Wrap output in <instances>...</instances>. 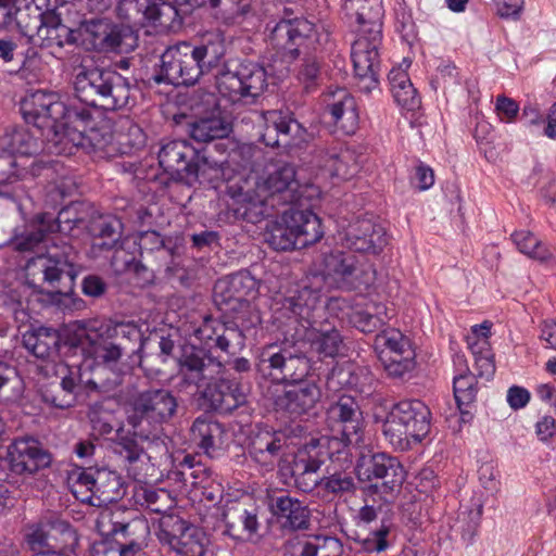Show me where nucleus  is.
Here are the masks:
<instances>
[{
	"label": "nucleus",
	"instance_id": "f257e3e1",
	"mask_svg": "<svg viewBox=\"0 0 556 556\" xmlns=\"http://www.w3.org/2000/svg\"><path fill=\"white\" fill-rule=\"evenodd\" d=\"M74 92L79 102L60 101L58 94L37 90L24 104L27 121L39 127H48L49 150L56 155H72L86 140L94 148H102L111 140V134L97 140L93 111H118L129 108L135 99L130 81L118 72L99 66L79 65L74 74Z\"/></svg>",
	"mask_w": 556,
	"mask_h": 556
},
{
	"label": "nucleus",
	"instance_id": "f03ea898",
	"mask_svg": "<svg viewBox=\"0 0 556 556\" xmlns=\"http://www.w3.org/2000/svg\"><path fill=\"white\" fill-rule=\"evenodd\" d=\"M232 212L236 218L257 224L273 211L293 205L301 199V184L293 163L278 161L267 166L251 182L231 186Z\"/></svg>",
	"mask_w": 556,
	"mask_h": 556
},
{
	"label": "nucleus",
	"instance_id": "7ed1b4c3",
	"mask_svg": "<svg viewBox=\"0 0 556 556\" xmlns=\"http://www.w3.org/2000/svg\"><path fill=\"white\" fill-rule=\"evenodd\" d=\"M190 50L197 63L199 78L223 65L215 75V86L218 93L228 101L254 102L267 89V72L260 63H224L226 47L218 34L203 36L199 42L190 43Z\"/></svg>",
	"mask_w": 556,
	"mask_h": 556
},
{
	"label": "nucleus",
	"instance_id": "20e7f679",
	"mask_svg": "<svg viewBox=\"0 0 556 556\" xmlns=\"http://www.w3.org/2000/svg\"><path fill=\"white\" fill-rule=\"evenodd\" d=\"M142 348V332L132 323L102 326L101 332H88L83 342L84 361L76 368L77 379L90 390L117 383L122 356Z\"/></svg>",
	"mask_w": 556,
	"mask_h": 556
},
{
	"label": "nucleus",
	"instance_id": "39448f33",
	"mask_svg": "<svg viewBox=\"0 0 556 556\" xmlns=\"http://www.w3.org/2000/svg\"><path fill=\"white\" fill-rule=\"evenodd\" d=\"M344 10L355 15L358 35L352 45L351 58L357 88L370 93L379 86L383 8L381 0H344Z\"/></svg>",
	"mask_w": 556,
	"mask_h": 556
},
{
	"label": "nucleus",
	"instance_id": "423d86ee",
	"mask_svg": "<svg viewBox=\"0 0 556 556\" xmlns=\"http://www.w3.org/2000/svg\"><path fill=\"white\" fill-rule=\"evenodd\" d=\"M78 253L75 248L60 241L49 245L45 254L30 258L25 266V278L29 287L41 289L49 285L60 294L73 291L77 276Z\"/></svg>",
	"mask_w": 556,
	"mask_h": 556
},
{
	"label": "nucleus",
	"instance_id": "0eeeda50",
	"mask_svg": "<svg viewBox=\"0 0 556 556\" xmlns=\"http://www.w3.org/2000/svg\"><path fill=\"white\" fill-rule=\"evenodd\" d=\"M330 462L341 468L350 465L351 453L346 445L336 438L327 435L312 438L298 448L291 465V476L295 488L303 493H312L317 489L320 468Z\"/></svg>",
	"mask_w": 556,
	"mask_h": 556
},
{
	"label": "nucleus",
	"instance_id": "6e6552de",
	"mask_svg": "<svg viewBox=\"0 0 556 556\" xmlns=\"http://www.w3.org/2000/svg\"><path fill=\"white\" fill-rule=\"evenodd\" d=\"M285 16L271 28L267 26L268 45L282 61L292 63L303 52H317L329 41V33L321 25H316L303 17L289 18V10L283 7Z\"/></svg>",
	"mask_w": 556,
	"mask_h": 556
},
{
	"label": "nucleus",
	"instance_id": "1a4fd4ad",
	"mask_svg": "<svg viewBox=\"0 0 556 556\" xmlns=\"http://www.w3.org/2000/svg\"><path fill=\"white\" fill-rule=\"evenodd\" d=\"M304 345V341L296 340L264 346L256 364L257 371L275 383L285 384L301 383L319 376L305 354Z\"/></svg>",
	"mask_w": 556,
	"mask_h": 556
},
{
	"label": "nucleus",
	"instance_id": "9d476101",
	"mask_svg": "<svg viewBox=\"0 0 556 556\" xmlns=\"http://www.w3.org/2000/svg\"><path fill=\"white\" fill-rule=\"evenodd\" d=\"M354 471L361 483H368V492L379 495L388 503L397 497L406 479V471L400 459L384 452H362Z\"/></svg>",
	"mask_w": 556,
	"mask_h": 556
},
{
	"label": "nucleus",
	"instance_id": "9b49d317",
	"mask_svg": "<svg viewBox=\"0 0 556 556\" xmlns=\"http://www.w3.org/2000/svg\"><path fill=\"white\" fill-rule=\"evenodd\" d=\"M324 236L320 218L309 210L290 207L283 211L281 220L269 222L264 240L274 250L304 249Z\"/></svg>",
	"mask_w": 556,
	"mask_h": 556
},
{
	"label": "nucleus",
	"instance_id": "f8f14e48",
	"mask_svg": "<svg viewBox=\"0 0 556 556\" xmlns=\"http://www.w3.org/2000/svg\"><path fill=\"white\" fill-rule=\"evenodd\" d=\"M430 428V408L419 400H406L393 405L383 422L382 431L394 448L407 451L413 444L420 443Z\"/></svg>",
	"mask_w": 556,
	"mask_h": 556
},
{
	"label": "nucleus",
	"instance_id": "ddd939ff",
	"mask_svg": "<svg viewBox=\"0 0 556 556\" xmlns=\"http://www.w3.org/2000/svg\"><path fill=\"white\" fill-rule=\"evenodd\" d=\"M178 402L172 391L163 388L148 389L137 393L129 403L126 422L136 428L139 434L146 430L153 439H160L163 425L168 424L177 414Z\"/></svg>",
	"mask_w": 556,
	"mask_h": 556
},
{
	"label": "nucleus",
	"instance_id": "4468645a",
	"mask_svg": "<svg viewBox=\"0 0 556 556\" xmlns=\"http://www.w3.org/2000/svg\"><path fill=\"white\" fill-rule=\"evenodd\" d=\"M255 292L256 280L249 273L239 271L215 282L213 299L219 311L232 315L243 328H254L261 323L249 300Z\"/></svg>",
	"mask_w": 556,
	"mask_h": 556
},
{
	"label": "nucleus",
	"instance_id": "2eb2a0df",
	"mask_svg": "<svg viewBox=\"0 0 556 556\" xmlns=\"http://www.w3.org/2000/svg\"><path fill=\"white\" fill-rule=\"evenodd\" d=\"M325 277L338 288L354 290L371 286L376 280V269L368 261L337 252L325 258Z\"/></svg>",
	"mask_w": 556,
	"mask_h": 556
},
{
	"label": "nucleus",
	"instance_id": "dca6fc26",
	"mask_svg": "<svg viewBox=\"0 0 556 556\" xmlns=\"http://www.w3.org/2000/svg\"><path fill=\"white\" fill-rule=\"evenodd\" d=\"M261 117L264 124L261 140L267 147L302 149L313 140V135L291 113L270 110L262 112Z\"/></svg>",
	"mask_w": 556,
	"mask_h": 556
},
{
	"label": "nucleus",
	"instance_id": "f3484780",
	"mask_svg": "<svg viewBox=\"0 0 556 556\" xmlns=\"http://www.w3.org/2000/svg\"><path fill=\"white\" fill-rule=\"evenodd\" d=\"M326 425L332 432L328 438L342 441L346 448L357 444L364 430V418L357 401L350 395H342L326 412Z\"/></svg>",
	"mask_w": 556,
	"mask_h": 556
},
{
	"label": "nucleus",
	"instance_id": "a211bd4d",
	"mask_svg": "<svg viewBox=\"0 0 556 556\" xmlns=\"http://www.w3.org/2000/svg\"><path fill=\"white\" fill-rule=\"evenodd\" d=\"M154 80L174 86H191L199 80V71L191 54L190 42H179L162 53Z\"/></svg>",
	"mask_w": 556,
	"mask_h": 556
},
{
	"label": "nucleus",
	"instance_id": "6ab92c4d",
	"mask_svg": "<svg viewBox=\"0 0 556 556\" xmlns=\"http://www.w3.org/2000/svg\"><path fill=\"white\" fill-rule=\"evenodd\" d=\"M7 460L11 472L30 477L50 467L52 455L35 438L23 437L10 443Z\"/></svg>",
	"mask_w": 556,
	"mask_h": 556
},
{
	"label": "nucleus",
	"instance_id": "aec40b11",
	"mask_svg": "<svg viewBox=\"0 0 556 556\" xmlns=\"http://www.w3.org/2000/svg\"><path fill=\"white\" fill-rule=\"evenodd\" d=\"M179 372L184 383L203 387L223 372L224 365L204 348L185 346L179 356Z\"/></svg>",
	"mask_w": 556,
	"mask_h": 556
},
{
	"label": "nucleus",
	"instance_id": "412c9836",
	"mask_svg": "<svg viewBox=\"0 0 556 556\" xmlns=\"http://www.w3.org/2000/svg\"><path fill=\"white\" fill-rule=\"evenodd\" d=\"M79 33L84 45L97 52H121L125 41L131 39V30L106 18L84 20Z\"/></svg>",
	"mask_w": 556,
	"mask_h": 556
},
{
	"label": "nucleus",
	"instance_id": "4be33fe9",
	"mask_svg": "<svg viewBox=\"0 0 556 556\" xmlns=\"http://www.w3.org/2000/svg\"><path fill=\"white\" fill-rule=\"evenodd\" d=\"M240 321H219L212 317H205L201 326L195 329L194 336L199 341L212 348L216 346L228 354H237L245 346L244 331Z\"/></svg>",
	"mask_w": 556,
	"mask_h": 556
},
{
	"label": "nucleus",
	"instance_id": "5701e85b",
	"mask_svg": "<svg viewBox=\"0 0 556 556\" xmlns=\"http://www.w3.org/2000/svg\"><path fill=\"white\" fill-rule=\"evenodd\" d=\"M315 159L318 165L325 168L331 177L341 180H351L363 168L366 156L350 147L333 146L317 148Z\"/></svg>",
	"mask_w": 556,
	"mask_h": 556
},
{
	"label": "nucleus",
	"instance_id": "b1692460",
	"mask_svg": "<svg viewBox=\"0 0 556 556\" xmlns=\"http://www.w3.org/2000/svg\"><path fill=\"white\" fill-rule=\"evenodd\" d=\"M345 248L368 254H378L388 244L386 229L368 218H356L344 230Z\"/></svg>",
	"mask_w": 556,
	"mask_h": 556
},
{
	"label": "nucleus",
	"instance_id": "393cba45",
	"mask_svg": "<svg viewBox=\"0 0 556 556\" xmlns=\"http://www.w3.org/2000/svg\"><path fill=\"white\" fill-rule=\"evenodd\" d=\"M198 150L187 140H170L162 144L157 159L160 167L174 181L186 182Z\"/></svg>",
	"mask_w": 556,
	"mask_h": 556
},
{
	"label": "nucleus",
	"instance_id": "a878e982",
	"mask_svg": "<svg viewBox=\"0 0 556 556\" xmlns=\"http://www.w3.org/2000/svg\"><path fill=\"white\" fill-rule=\"evenodd\" d=\"M137 243L140 257L150 265H155L156 269L174 271L179 265L176 261L179 255L178 247L172 239H163L159 232L148 230L139 233Z\"/></svg>",
	"mask_w": 556,
	"mask_h": 556
},
{
	"label": "nucleus",
	"instance_id": "bb28decb",
	"mask_svg": "<svg viewBox=\"0 0 556 556\" xmlns=\"http://www.w3.org/2000/svg\"><path fill=\"white\" fill-rule=\"evenodd\" d=\"M202 391V399L212 410L230 414L247 403V395L238 382L223 377L207 381Z\"/></svg>",
	"mask_w": 556,
	"mask_h": 556
},
{
	"label": "nucleus",
	"instance_id": "cd10ccee",
	"mask_svg": "<svg viewBox=\"0 0 556 556\" xmlns=\"http://www.w3.org/2000/svg\"><path fill=\"white\" fill-rule=\"evenodd\" d=\"M287 442L282 432L260 430L251 437L248 453L254 463L266 470H273L286 454Z\"/></svg>",
	"mask_w": 556,
	"mask_h": 556
},
{
	"label": "nucleus",
	"instance_id": "c85d7f7f",
	"mask_svg": "<svg viewBox=\"0 0 556 556\" xmlns=\"http://www.w3.org/2000/svg\"><path fill=\"white\" fill-rule=\"evenodd\" d=\"M319 376L308 378L301 383H293V389L286 391L276 399L278 409L288 413L292 417L307 414L321 397V390L318 386Z\"/></svg>",
	"mask_w": 556,
	"mask_h": 556
},
{
	"label": "nucleus",
	"instance_id": "c756f323",
	"mask_svg": "<svg viewBox=\"0 0 556 556\" xmlns=\"http://www.w3.org/2000/svg\"><path fill=\"white\" fill-rule=\"evenodd\" d=\"M305 338L309 342L311 349L320 359L334 358L342 354L344 349L343 337L340 331L328 320L317 318L312 323L304 325Z\"/></svg>",
	"mask_w": 556,
	"mask_h": 556
},
{
	"label": "nucleus",
	"instance_id": "7c9ffc66",
	"mask_svg": "<svg viewBox=\"0 0 556 556\" xmlns=\"http://www.w3.org/2000/svg\"><path fill=\"white\" fill-rule=\"evenodd\" d=\"M270 511L280 528L285 531L307 530L311 525V510L299 498L288 494L274 496L270 500Z\"/></svg>",
	"mask_w": 556,
	"mask_h": 556
},
{
	"label": "nucleus",
	"instance_id": "2f4dec72",
	"mask_svg": "<svg viewBox=\"0 0 556 556\" xmlns=\"http://www.w3.org/2000/svg\"><path fill=\"white\" fill-rule=\"evenodd\" d=\"M90 476H86L87 483L91 484L93 498L92 506H108L116 503L126 493L122 477L108 468H89Z\"/></svg>",
	"mask_w": 556,
	"mask_h": 556
},
{
	"label": "nucleus",
	"instance_id": "473e14b6",
	"mask_svg": "<svg viewBox=\"0 0 556 556\" xmlns=\"http://www.w3.org/2000/svg\"><path fill=\"white\" fill-rule=\"evenodd\" d=\"M56 227L58 224L54 223V216L51 213L37 214L22 232L14 235L10 244L14 251L21 253L35 252Z\"/></svg>",
	"mask_w": 556,
	"mask_h": 556
},
{
	"label": "nucleus",
	"instance_id": "72a5a7b5",
	"mask_svg": "<svg viewBox=\"0 0 556 556\" xmlns=\"http://www.w3.org/2000/svg\"><path fill=\"white\" fill-rule=\"evenodd\" d=\"M319 299L320 292L318 289L302 282L285 299L283 307L294 317H298L302 324L307 325L320 318L321 313L324 314V309L319 305Z\"/></svg>",
	"mask_w": 556,
	"mask_h": 556
},
{
	"label": "nucleus",
	"instance_id": "f704fd0d",
	"mask_svg": "<svg viewBox=\"0 0 556 556\" xmlns=\"http://www.w3.org/2000/svg\"><path fill=\"white\" fill-rule=\"evenodd\" d=\"M226 532L233 539L242 540L256 533L258 522V508L252 503H236L224 513Z\"/></svg>",
	"mask_w": 556,
	"mask_h": 556
},
{
	"label": "nucleus",
	"instance_id": "c9c22d12",
	"mask_svg": "<svg viewBox=\"0 0 556 556\" xmlns=\"http://www.w3.org/2000/svg\"><path fill=\"white\" fill-rule=\"evenodd\" d=\"M154 440L152 433L146 430V435L139 434L136 428L119 427L115 433L114 452L125 464L128 472L147 456L141 442Z\"/></svg>",
	"mask_w": 556,
	"mask_h": 556
},
{
	"label": "nucleus",
	"instance_id": "e433bc0d",
	"mask_svg": "<svg viewBox=\"0 0 556 556\" xmlns=\"http://www.w3.org/2000/svg\"><path fill=\"white\" fill-rule=\"evenodd\" d=\"M29 99L26 98L21 106L24 119L27 124L33 125V129H18L15 130L10 137V153L21 155H34L40 151H47L54 154L49 150V142L47 139L48 127H39L34 122L27 121L24 113V104Z\"/></svg>",
	"mask_w": 556,
	"mask_h": 556
},
{
	"label": "nucleus",
	"instance_id": "4c0bfd02",
	"mask_svg": "<svg viewBox=\"0 0 556 556\" xmlns=\"http://www.w3.org/2000/svg\"><path fill=\"white\" fill-rule=\"evenodd\" d=\"M191 435L198 447L214 458L223 451L226 430L220 422L200 416L191 426Z\"/></svg>",
	"mask_w": 556,
	"mask_h": 556
},
{
	"label": "nucleus",
	"instance_id": "58836bf2",
	"mask_svg": "<svg viewBox=\"0 0 556 556\" xmlns=\"http://www.w3.org/2000/svg\"><path fill=\"white\" fill-rule=\"evenodd\" d=\"M212 16L225 26L241 25L255 15V0H206Z\"/></svg>",
	"mask_w": 556,
	"mask_h": 556
},
{
	"label": "nucleus",
	"instance_id": "ea45409f",
	"mask_svg": "<svg viewBox=\"0 0 556 556\" xmlns=\"http://www.w3.org/2000/svg\"><path fill=\"white\" fill-rule=\"evenodd\" d=\"M0 59L8 65V73L20 74L25 79L29 78L30 72L38 63L35 51H24L16 42L5 38H0Z\"/></svg>",
	"mask_w": 556,
	"mask_h": 556
},
{
	"label": "nucleus",
	"instance_id": "a19ab883",
	"mask_svg": "<svg viewBox=\"0 0 556 556\" xmlns=\"http://www.w3.org/2000/svg\"><path fill=\"white\" fill-rule=\"evenodd\" d=\"M454 365L457 370L453 380L454 397L462 415H466L469 412L465 408L476 400V376L470 372L464 355L457 354L454 358Z\"/></svg>",
	"mask_w": 556,
	"mask_h": 556
},
{
	"label": "nucleus",
	"instance_id": "79ce46f5",
	"mask_svg": "<svg viewBox=\"0 0 556 556\" xmlns=\"http://www.w3.org/2000/svg\"><path fill=\"white\" fill-rule=\"evenodd\" d=\"M88 229L93 249L111 250L122 237L123 223L114 215H99L92 218Z\"/></svg>",
	"mask_w": 556,
	"mask_h": 556
},
{
	"label": "nucleus",
	"instance_id": "37998d69",
	"mask_svg": "<svg viewBox=\"0 0 556 556\" xmlns=\"http://www.w3.org/2000/svg\"><path fill=\"white\" fill-rule=\"evenodd\" d=\"M331 97L333 100L328 102L327 108L333 122L346 132H353L358 124V112L354 98L344 88L337 89Z\"/></svg>",
	"mask_w": 556,
	"mask_h": 556
},
{
	"label": "nucleus",
	"instance_id": "c03bdc74",
	"mask_svg": "<svg viewBox=\"0 0 556 556\" xmlns=\"http://www.w3.org/2000/svg\"><path fill=\"white\" fill-rule=\"evenodd\" d=\"M226 160L213 159L206 149L198 150V157L189 168L186 184L192 185L195 181L201 184L223 180L225 178Z\"/></svg>",
	"mask_w": 556,
	"mask_h": 556
},
{
	"label": "nucleus",
	"instance_id": "a18cd8bd",
	"mask_svg": "<svg viewBox=\"0 0 556 556\" xmlns=\"http://www.w3.org/2000/svg\"><path fill=\"white\" fill-rule=\"evenodd\" d=\"M24 346L38 358H48L58 354L61 337L58 330L50 327H39L23 336Z\"/></svg>",
	"mask_w": 556,
	"mask_h": 556
},
{
	"label": "nucleus",
	"instance_id": "49530a36",
	"mask_svg": "<svg viewBox=\"0 0 556 556\" xmlns=\"http://www.w3.org/2000/svg\"><path fill=\"white\" fill-rule=\"evenodd\" d=\"M317 489L326 495L342 497L354 494L357 485L351 472L329 465L326 467V473L317 479Z\"/></svg>",
	"mask_w": 556,
	"mask_h": 556
},
{
	"label": "nucleus",
	"instance_id": "de8ad7c7",
	"mask_svg": "<svg viewBox=\"0 0 556 556\" xmlns=\"http://www.w3.org/2000/svg\"><path fill=\"white\" fill-rule=\"evenodd\" d=\"M80 389L90 390L77 379V370H70L61 383L43 393V400L56 408H68L76 402Z\"/></svg>",
	"mask_w": 556,
	"mask_h": 556
},
{
	"label": "nucleus",
	"instance_id": "09e8293b",
	"mask_svg": "<svg viewBox=\"0 0 556 556\" xmlns=\"http://www.w3.org/2000/svg\"><path fill=\"white\" fill-rule=\"evenodd\" d=\"M231 131V125L220 116L211 115L197 118L189 123L188 132L198 142H210L226 138Z\"/></svg>",
	"mask_w": 556,
	"mask_h": 556
},
{
	"label": "nucleus",
	"instance_id": "8fccbe9b",
	"mask_svg": "<svg viewBox=\"0 0 556 556\" xmlns=\"http://www.w3.org/2000/svg\"><path fill=\"white\" fill-rule=\"evenodd\" d=\"M41 40V46L46 48H62L67 43L76 42L75 31L64 25L61 20V13H50L46 16V23L37 33Z\"/></svg>",
	"mask_w": 556,
	"mask_h": 556
},
{
	"label": "nucleus",
	"instance_id": "3c124183",
	"mask_svg": "<svg viewBox=\"0 0 556 556\" xmlns=\"http://www.w3.org/2000/svg\"><path fill=\"white\" fill-rule=\"evenodd\" d=\"M189 14L174 2L152 0L148 22L166 30H177L181 27L184 17Z\"/></svg>",
	"mask_w": 556,
	"mask_h": 556
},
{
	"label": "nucleus",
	"instance_id": "603ef678",
	"mask_svg": "<svg viewBox=\"0 0 556 556\" xmlns=\"http://www.w3.org/2000/svg\"><path fill=\"white\" fill-rule=\"evenodd\" d=\"M391 92L399 105L409 111L419 105L417 90L414 88L408 74L402 68H392L388 75Z\"/></svg>",
	"mask_w": 556,
	"mask_h": 556
},
{
	"label": "nucleus",
	"instance_id": "864d4df0",
	"mask_svg": "<svg viewBox=\"0 0 556 556\" xmlns=\"http://www.w3.org/2000/svg\"><path fill=\"white\" fill-rule=\"evenodd\" d=\"M324 50L321 48L317 52L308 50L301 54L300 63L296 70V78L303 86L306 92L315 90L321 80V58L319 53Z\"/></svg>",
	"mask_w": 556,
	"mask_h": 556
},
{
	"label": "nucleus",
	"instance_id": "5fc2aeb1",
	"mask_svg": "<svg viewBox=\"0 0 556 556\" xmlns=\"http://www.w3.org/2000/svg\"><path fill=\"white\" fill-rule=\"evenodd\" d=\"M300 556H340L341 542L331 535L315 534L303 538L298 543Z\"/></svg>",
	"mask_w": 556,
	"mask_h": 556
},
{
	"label": "nucleus",
	"instance_id": "6e6d98bb",
	"mask_svg": "<svg viewBox=\"0 0 556 556\" xmlns=\"http://www.w3.org/2000/svg\"><path fill=\"white\" fill-rule=\"evenodd\" d=\"M377 348H381L378 357H387L399 355H416L412 346L410 340L401 331L390 329L377 336Z\"/></svg>",
	"mask_w": 556,
	"mask_h": 556
},
{
	"label": "nucleus",
	"instance_id": "4d7b16f0",
	"mask_svg": "<svg viewBox=\"0 0 556 556\" xmlns=\"http://www.w3.org/2000/svg\"><path fill=\"white\" fill-rule=\"evenodd\" d=\"M135 513L134 509L119 505L105 506L99 514L97 527L104 535H117Z\"/></svg>",
	"mask_w": 556,
	"mask_h": 556
},
{
	"label": "nucleus",
	"instance_id": "13d9d810",
	"mask_svg": "<svg viewBox=\"0 0 556 556\" xmlns=\"http://www.w3.org/2000/svg\"><path fill=\"white\" fill-rule=\"evenodd\" d=\"M152 0H119L116 12L126 22L127 29L144 26L149 20Z\"/></svg>",
	"mask_w": 556,
	"mask_h": 556
},
{
	"label": "nucleus",
	"instance_id": "bf43d9fd",
	"mask_svg": "<svg viewBox=\"0 0 556 556\" xmlns=\"http://www.w3.org/2000/svg\"><path fill=\"white\" fill-rule=\"evenodd\" d=\"M173 548L182 556H206L208 539L202 530L193 526L176 542Z\"/></svg>",
	"mask_w": 556,
	"mask_h": 556
},
{
	"label": "nucleus",
	"instance_id": "052dcab7",
	"mask_svg": "<svg viewBox=\"0 0 556 556\" xmlns=\"http://www.w3.org/2000/svg\"><path fill=\"white\" fill-rule=\"evenodd\" d=\"M46 16L42 11L27 5L25 2L16 0L13 10V22L25 33H38L46 23Z\"/></svg>",
	"mask_w": 556,
	"mask_h": 556
},
{
	"label": "nucleus",
	"instance_id": "680f3d73",
	"mask_svg": "<svg viewBox=\"0 0 556 556\" xmlns=\"http://www.w3.org/2000/svg\"><path fill=\"white\" fill-rule=\"evenodd\" d=\"M138 502L141 506L154 514L165 515L175 506V500L169 492L164 489H142L137 493Z\"/></svg>",
	"mask_w": 556,
	"mask_h": 556
},
{
	"label": "nucleus",
	"instance_id": "e2e57ef3",
	"mask_svg": "<svg viewBox=\"0 0 556 556\" xmlns=\"http://www.w3.org/2000/svg\"><path fill=\"white\" fill-rule=\"evenodd\" d=\"M468 348L475 356L478 376L490 380L495 372V365L489 349V342L485 340L471 342V339H469Z\"/></svg>",
	"mask_w": 556,
	"mask_h": 556
},
{
	"label": "nucleus",
	"instance_id": "0e129e2a",
	"mask_svg": "<svg viewBox=\"0 0 556 556\" xmlns=\"http://www.w3.org/2000/svg\"><path fill=\"white\" fill-rule=\"evenodd\" d=\"M511 239L521 253L532 258L544 261L552 255L546 247L529 231H516L511 235Z\"/></svg>",
	"mask_w": 556,
	"mask_h": 556
},
{
	"label": "nucleus",
	"instance_id": "69168bd1",
	"mask_svg": "<svg viewBox=\"0 0 556 556\" xmlns=\"http://www.w3.org/2000/svg\"><path fill=\"white\" fill-rule=\"evenodd\" d=\"M384 371L390 378L405 379L412 375L416 367V355H399L378 357Z\"/></svg>",
	"mask_w": 556,
	"mask_h": 556
},
{
	"label": "nucleus",
	"instance_id": "338daca9",
	"mask_svg": "<svg viewBox=\"0 0 556 556\" xmlns=\"http://www.w3.org/2000/svg\"><path fill=\"white\" fill-rule=\"evenodd\" d=\"M186 520L175 514L166 513L160 519V529L163 538L174 547L177 541L186 534L189 528H192Z\"/></svg>",
	"mask_w": 556,
	"mask_h": 556
},
{
	"label": "nucleus",
	"instance_id": "774afa93",
	"mask_svg": "<svg viewBox=\"0 0 556 556\" xmlns=\"http://www.w3.org/2000/svg\"><path fill=\"white\" fill-rule=\"evenodd\" d=\"M350 323L364 333H371L380 329L384 324L383 318L378 313H371L368 309H355L349 315Z\"/></svg>",
	"mask_w": 556,
	"mask_h": 556
}]
</instances>
